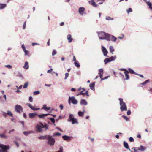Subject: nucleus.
<instances>
[{
    "label": "nucleus",
    "mask_w": 152,
    "mask_h": 152,
    "mask_svg": "<svg viewBox=\"0 0 152 152\" xmlns=\"http://www.w3.org/2000/svg\"><path fill=\"white\" fill-rule=\"evenodd\" d=\"M48 126L45 123L43 124L41 122H40L39 124H37L36 126L37 131L41 133L43 132V130L42 129L44 128L45 131H46L48 129Z\"/></svg>",
    "instance_id": "obj_1"
},
{
    "label": "nucleus",
    "mask_w": 152,
    "mask_h": 152,
    "mask_svg": "<svg viewBox=\"0 0 152 152\" xmlns=\"http://www.w3.org/2000/svg\"><path fill=\"white\" fill-rule=\"evenodd\" d=\"M120 101V110L121 111H126L127 110V107L126 103L123 102V99L120 98L119 99Z\"/></svg>",
    "instance_id": "obj_2"
},
{
    "label": "nucleus",
    "mask_w": 152,
    "mask_h": 152,
    "mask_svg": "<svg viewBox=\"0 0 152 152\" xmlns=\"http://www.w3.org/2000/svg\"><path fill=\"white\" fill-rule=\"evenodd\" d=\"M47 143L50 146H52L55 143V139L52 136L50 135H48V137L47 139Z\"/></svg>",
    "instance_id": "obj_3"
},
{
    "label": "nucleus",
    "mask_w": 152,
    "mask_h": 152,
    "mask_svg": "<svg viewBox=\"0 0 152 152\" xmlns=\"http://www.w3.org/2000/svg\"><path fill=\"white\" fill-rule=\"evenodd\" d=\"M108 34L104 32H101L98 34L99 38L102 40L105 39L106 40Z\"/></svg>",
    "instance_id": "obj_4"
},
{
    "label": "nucleus",
    "mask_w": 152,
    "mask_h": 152,
    "mask_svg": "<svg viewBox=\"0 0 152 152\" xmlns=\"http://www.w3.org/2000/svg\"><path fill=\"white\" fill-rule=\"evenodd\" d=\"M116 58V56H112L109 58H106L104 60V62L105 64H107V63L110 62L112 61L115 60Z\"/></svg>",
    "instance_id": "obj_5"
},
{
    "label": "nucleus",
    "mask_w": 152,
    "mask_h": 152,
    "mask_svg": "<svg viewBox=\"0 0 152 152\" xmlns=\"http://www.w3.org/2000/svg\"><path fill=\"white\" fill-rule=\"evenodd\" d=\"M116 39L117 38L115 37L108 34L106 40L115 42L116 41Z\"/></svg>",
    "instance_id": "obj_6"
},
{
    "label": "nucleus",
    "mask_w": 152,
    "mask_h": 152,
    "mask_svg": "<svg viewBox=\"0 0 152 152\" xmlns=\"http://www.w3.org/2000/svg\"><path fill=\"white\" fill-rule=\"evenodd\" d=\"M69 118V121L72 122L73 124L78 123L77 119L74 118L73 115H72L71 114L70 115Z\"/></svg>",
    "instance_id": "obj_7"
},
{
    "label": "nucleus",
    "mask_w": 152,
    "mask_h": 152,
    "mask_svg": "<svg viewBox=\"0 0 152 152\" xmlns=\"http://www.w3.org/2000/svg\"><path fill=\"white\" fill-rule=\"evenodd\" d=\"M0 147L2 149H0V152H6V150L9 149V147L4 145L0 144Z\"/></svg>",
    "instance_id": "obj_8"
},
{
    "label": "nucleus",
    "mask_w": 152,
    "mask_h": 152,
    "mask_svg": "<svg viewBox=\"0 0 152 152\" xmlns=\"http://www.w3.org/2000/svg\"><path fill=\"white\" fill-rule=\"evenodd\" d=\"M70 101L74 104H76L77 103V101L75 98L74 96L72 97H69V103L70 104Z\"/></svg>",
    "instance_id": "obj_9"
},
{
    "label": "nucleus",
    "mask_w": 152,
    "mask_h": 152,
    "mask_svg": "<svg viewBox=\"0 0 152 152\" xmlns=\"http://www.w3.org/2000/svg\"><path fill=\"white\" fill-rule=\"evenodd\" d=\"M15 110L17 112L20 113L21 112L23 111V109L21 106L17 104L15 105Z\"/></svg>",
    "instance_id": "obj_10"
},
{
    "label": "nucleus",
    "mask_w": 152,
    "mask_h": 152,
    "mask_svg": "<svg viewBox=\"0 0 152 152\" xmlns=\"http://www.w3.org/2000/svg\"><path fill=\"white\" fill-rule=\"evenodd\" d=\"M99 77L102 80L107 79V78L108 77H106L103 78L102 77V75L103 73V70L102 69H99Z\"/></svg>",
    "instance_id": "obj_11"
},
{
    "label": "nucleus",
    "mask_w": 152,
    "mask_h": 152,
    "mask_svg": "<svg viewBox=\"0 0 152 152\" xmlns=\"http://www.w3.org/2000/svg\"><path fill=\"white\" fill-rule=\"evenodd\" d=\"M86 90L84 88H81V87L79 88L77 91H81L80 93H79L77 95V96H78V95H84V93H83V92Z\"/></svg>",
    "instance_id": "obj_12"
},
{
    "label": "nucleus",
    "mask_w": 152,
    "mask_h": 152,
    "mask_svg": "<svg viewBox=\"0 0 152 152\" xmlns=\"http://www.w3.org/2000/svg\"><path fill=\"white\" fill-rule=\"evenodd\" d=\"M102 51L104 55L105 56H107V54L108 53V51L103 46H102Z\"/></svg>",
    "instance_id": "obj_13"
},
{
    "label": "nucleus",
    "mask_w": 152,
    "mask_h": 152,
    "mask_svg": "<svg viewBox=\"0 0 152 152\" xmlns=\"http://www.w3.org/2000/svg\"><path fill=\"white\" fill-rule=\"evenodd\" d=\"M85 9L84 8L81 7L79 9V12L81 15H83Z\"/></svg>",
    "instance_id": "obj_14"
},
{
    "label": "nucleus",
    "mask_w": 152,
    "mask_h": 152,
    "mask_svg": "<svg viewBox=\"0 0 152 152\" xmlns=\"http://www.w3.org/2000/svg\"><path fill=\"white\" fill-rule=\"evenodd\" d=\"M88 3L92 5L94 7H97V5L96 4L94 0H91L88 1Z\"/></svg>",
    "instance_id": "obj_15"
},
{
    "label": "nucleus",
    "mask_w": 152,
    "mask_h": 152,
    "mask_svg": "<svg viewBox=\"0 0 152 152\" xmlns=\"http://www.w3.org/2000/svg\"><path fill=\"white\" fill-rule=\"evenodd\" d=\"M80 103L81 105H86L87 104V102L85 100L82 99L80 100Z\"/></svg>",
    "instance_id": "obj_16"
},
{
    "label": "nucleus",
    "mask_w": 152,
    "mask_h": 152,
    "mask_svg": "<svg viewBox=\"0 0 152 152\" xmlns=\"http://www.w3.org/2000/svg\"><path fill=\"white\" fill-rule=\"evenodd\" d=\"M67 38L69 43L71 42L73 40V39L71 37V35L70 34H68L67 35Z\"/></svg>",
    "instance_id": "obj_17"
},
{
    "label": "nucleus",
    "mask_w": 152,
    "mask_h": 152,
    "mask_svg": "<svg viewBox=\"0 0 152 152\" xmlns=\"http://www.w3.org/2000/svg\"><path fill=\"white\" fill-rule=\"evenodd\" d=\"M23 67L26 69H27L29 68L28 63V62L26 61Z\"/></svg>",
    "instance_id": "obj_18"
},
{
    "label": "nucleus",
    "mask_w": 152,
    "mask_h": 152,
    "mask_svg": "<svg viewBox=\"0 0 152 152\" xmlns=\"http://www.w3.org/2000/svg\"><path fill=\"white\" fill-rule=\"evenodd\" d=\"M49 115V114H41V115H38V116L39 117L41 118H42L44 119V117L46 116H47L48 115Z\"/></svg>",
    "instance_id": "obj_19"
},
{
    "label": "nucleus",
    "mask_w": 152,
    "mask_h": 152,
    "mask_svg": "<svg viewBox=\"0 0 152 152\" xmlns=\"http://www.w3.org/2000/svg\"><path fill=\"white\" fill-rule=\"evenodd\" d=\"M37 115V114L36 113H31L29 114V116L30 118H33Z\"/></svg>",
    "instance_id": "obj_20"
},
{
    "label": "nucleus",
    "mask_w": 152,
    "mask_h": 152,
    "mask_svg": "<svg viewBox=\"0 0 152 152\" xmlns=\"http://www.w3.org/2000/svg\"><path fill=\"white\" fill-rule=\"evenodd\" d=\"M124 73L125 75L126 79L127 80L129 79L130 77L128 75V74L129 73L128 71H126V72H124Z\"/></svg>",
    "instance_id": "obj_21"
},
{
    "label": "nucleus",
    "mask_w": 152,
    "mask_h": 152,
    "mask_svg": "<svg viewBox=\"0 0 152 152\" xmlns=\"http://www.w3.org/2000/svg\"><path fill=\"white\" fill-rule=\"evenodd\" d=\"M62 138L64 140H68L71 138L70 137L66 135L63 136Z\"/></svg>",
    "instance_id": "obj_22"
},
{
    "label": "nucleus",
    "mask_w": 152,
    "mask_h": 152,
    "mask_svg": "<svg viewBox=\"0 0 152 152\" xmlns=\"http://www.w3.org/2000/svg\"><path fill=\"white\" fill-rule=\"evenodd\" d=\"M146 149V148L142 145H141L139 148H137V150L142 151H144Z\"/></svg>",
    "instance_id": "obj_23"
},
{
    "label": "nucleus",
    "mask_w": 152,
    "mask_h": 152,
    "mask_svg": "<svg viewBox=\"0 0 152 152\" xmlns=\"http://www.w3.org/2000/svg\"><path fill=\"white\" fill-rule=\"evenodd\" d=\"M124 146L127 149H128L129 150L131 151L130 149L129 148L128 145L127 143L125 141L124 142Z\"/></svg>",
    "instance_id": "obj_24"
},
{
    "label": "nucleus",
    "mask_w": 152,
    "mask_h": 152,
    "mask_svg": "<svg viewBox=\"0 0 152 152\" xmlns=\"http://www.w3.org/2000/svg\"><path fill=\"white\" fill-rule=\"evenodd\" d=\"M48 137V135H45V136H41L40 137H39L38 138L39 139H47Z\"/></svg>",
    "instance_id": "obj_25"
},
{
    "label": "nucleus",
    "mask_w": 152,
    "mask_h": 152,
    "mask_svg": "<svg viewBox=\"0 0 152 152\" xmlns=\"http://www.w3.org/2000/svg\"><path fill=\"white\" fill-rule=\"evenodd\" d=\"M95 82H93L91 83L89 85V87L90 89L91 90H93L95 86Z\"/></svg>",
    "instance_id": "obj_26"
},
{
    "label": "nucleus",
    "mask_w": 152,
    "mask_h": 152,
    "mask_svg": "<svg viewBox=\"0 0 152 152\" xmlns=\"http://www.w3.org/2000/svg\"><path fill=\"white\" fill-rule=\"evenodd\" d=\"M34 132L32 131H30L29 132H26L25 131L23 132V134H24L25 136H28V135L32 133H33Z\"/></svg>",
    "instance_id": "obj_27"
},
{
    "label": "nucleus",
    "mask_w": 152,
    "mask_h": 152,
    "mask_svg": "<svg viewBox=\"0 0 152 152\" xmlns=\"http://www.w3.org/2000/svg\"><path fill=\"white\" fill-rule=\"evenodd\" d=\"M6 4H0V9H2L6 7Z\"/></svg>",
    "instance_id": "obj_28"
},
{
    "label": "nucleus",
    "mask_w": 152,
    "mask_h": 152,
    "mask_svg": "<svg viewBox=\"0 0 152 152\" xmlns=\"http://www.w3.org/2000/svg\"><path fill=\"white\" fill-rule=\"evenodd\" d=\"M147 4L148 5L149 8H150L152 11V4L149 1H146Z\"/></svg>",
    "instance_id": "obj_29"
},
{
    "label": "nucleus",
    "mask_w": 152,
    "mask_h": 152,
    "mask_svg": "<svg viewBox=\"0 0 152 152\" xmlns=\"http://www.w3.org/2000/svg\"><path fill=\"white\" fill-rule=\"evenodd\" d=\"M110 52L112 54H113V52L114 51V50L112 46H110Z\"/></svg>",
    "instance_id": "obj_30"
},
{
    "label": "nucleus",
    "mask_w": 152,
    "mask_h": 152,
    "mask_svg": "<svg viewBox=\"0 0 152 152\" xmlns=\"http://www.w3.org/2000/svg\"><path fill=\"white\" fill-rule=\"evenodd\" d=\"M128 70L129 73L130 72V73L132 74H135L134 71L132 69L129 68V69Z\"/></svg>",
    "instance_id": "obj_31"
},
{
    "label": "nucleus",
    "mask_w": 152,
    "mask_h": 152,
    "mask_svg": "<svg viewBox=\"0 0 152 152\" xmlns=\"http://www.w3.org/2000/svg\"><path fill=\"white\" fill-rule=\"evenodd\" d=\"M0 137L1 138H4L5 139H7V137L6 136L5 134H0Z\"/></svg>",
    "instance_id": "obj_32"
},
{
    "label": "nucleus",
    "mask_w": 152,
    "mask_h": 152,
    "mask_svg": "<svg viewBox=\"0 0 152 152\" xmlns=\"http://www.w3.org/2000/svg\"><path fill=\"white\" fill-rule=\"evenodd\" d=\"M43 108L45 110H50V107H47V105L46 104H44L43 106Z\"/></svg>",
    "instance_id": "obj_33"
},
{
    "label": "nucleus",
    "mask_w": 152,
    "mask_h": 152,
    "mask_svg": "<svg viewBox=\"0 0 152 152\" xmlns=\"http://www.w3.org/2000/svg\"><path fill=\"white\" fill-rule=\"evenodd\" d=\"M7 113V115H9L11 117L13 116L12 113L11 111H8Z\"/></svg>",
    "instance_id": "obj_34"
},
{
    "label": "nucleus",
    "mask_w": 152,
    "mask_h": 152,
    "mask_svg": "<svg viewBox=\"0 0 152 152\" xmlns=\"http://www.w3.org/2000/svg\"><path fill=\"white\" fill-rule=\"evenodd\" d=\"M75 65L77 67L79 68L80 67V65L79 64L77 61H76L74 63Z\"/></svg>",
    "instance_id": "obj_35"
},
{
    "label": "nucleus",
    "mask_w": 152,
    "mask_h": 152,
    "mask_svg": "<svg viewBox=\"0 0 152 152\" xmlns=\"http://www.w3.org/2000/svg\"><path fill=\"white\" fill-rule=\"evenodd\" d=\"M28 85V82H26L25 83L24 85L23 86V88H26L27 87Z\"/></svg>",
    "instance_id": "obj_36"
},
{
    "label": "nucleus",
    "mask_w": 152,
    "mask_h": 152,
    "mask_svg": "<svg viewBox=\"0 0 152 152\" xmlns=\"http://www.w3.org/2000/svg\"><path fill=\"white\" fill-rule=\"evenodd\" d=\"M122 117L126 121H129V118L127 116L123 115L122 116Z\"/></svg>",
    "instance_id": "obj_37"
},
{
    "label": "nucleus",
    "mask_w": 152,
    "mask_h": 152,
    "mask_svg": "<svg viewBox=\"0 0 152 152\" xmlns=\"http://www.w3.org/2000/svg\"><path fill=\"white\" fill-rule=\"evenodd\" d=\"M84 113V112H82L81 111H79L78 112V115L80 116H83Z\"/></svg>",
    "instance_id": "obj_38"
},
{
    "label": "nucleus",
    "mask_w": 152,
    "mask_h": 152,
    "mask_svg": "<svg viewBox=\"0 0 152 152\" xmlns=\"http://www.w3.org/2000/svg\"><path fill=\"white\" fill-rule=\"evenodd\" d=\"M149 81V80H147L145 82H143L142 83V84L143 85H145L146 84L148 83Z\"/></svg>",
    "instance_id": "obj_39"
},
{
    "label": "nucleus",
    "mask_w": 152,
    "mask_h": 152,
    "mask_svg": "<svg viewBox=\"0 0 152 152\" xmlns=\"http://www.w3.org/2000/svg\"><path fill=\"white\" fill-rule=\"evenodd\" d=\"M31 109L34 111H35L39 110L40 109V108H35L34 107L32 106V108H31Z\"/></svg>",
    "instance_id": "obj_40"
},
{
    "label": "nucleus",
    "mask_w": 152,
    "mask_h": 152,
    "mask_svg": "<svg viewBox=\"0 0 152 152\" xmlns=\"http://www.w3.org/2000/svg\"><path fill=\"white\" fill-rule=\"evenodd\" d=\"M57 53V52L55 50H54L52 53V55L54 56Z\"/></svg>",
    "instance_id": "obj_41"
},
{
    "label": "nucleus",
    "mask_w": 152,
    "mask_h": 152,
    "mask_svg": "<svg viewBox=\"0 0 152 152\" xmlns=\"http://www.w3.org/2000/svg\"><path fill=\"white\" fill-rule=\"evenodd\" d=\"M25 53V55H27L29 56V52L28 51L26 50L23 51Z\"/></svg>",
    "instance_id": "obj_42"
},
{
    "label": "nucleus",
    "mask_w": 152,
    "mask_h": 152,
    "mask_svg": "<svg viewBox=\"0 0 152 152\" xmlns=\"http://www.w3.org/2000/svg\"><path fill=\"white\" fill-rule=\"evenodd\" d=\"M103 0H97V2H98L99 4H101L103 2Z\"/></svg>",
    "instance_id": "obj_43"
},
{
    "label": "nucleus",
    "mask_w": 152,
    "mask_h": 152,
    "mask_svg": "<svg viewBox=\"0 0 152 152\" xmlns=\"http://www.w3.org/2000/svg\"><path fill=\"white\" fill-rule=\"evenodd\" d=\"M132 9L131 8H129L127 10V12L128 13H129V12H132Z\"/></svg>",
    "instance_id": "obj_44"
},
{
    "label": "nucleus",
    "mask_w": 152,
    "mask_h": 152,
    "mask_svg": "<svg viewBox=\"0 0 152 152\" xmlns=\"http://www.w3.org/2000/svg\"><path fill=\"white\" fill-rule=\"evenodd\" d=\"M106 19L107 20H113V18L110 17L109 16H108L106 17Z\"/></svg>",
    "instance_id": "obj_45"
},
{
    "label": "nucleus",
    "mask_w": 152,
    "mask_h": 152,
    "mask_svg": "<svg viewBox=\"0 0 152 152\" xmlns=\"http://www.w3.org/2000/svg\"><path fill=\"white\" fill-rule=\"evenodd\" d=\"M137 147H133L132 148V149H133L134 151V152H137Z\"/></svg>",
    "instance_id": "obj_46"
},
{
    "label": "nucleus",
    "mask_w": 152,
    "mask_h": 152,
    "mask_svg": "<svg viewBox=\"0 0 152 152\" xmlns=\"http://www.w3.org/2000/svg\"><path fill=\"white\" fill-rule=\"evenodd\" d=\"M39 93H40V92H39V91H34V95H37V94H39Z\"/></svg>",
    "instance_id": "obj_47"
},
{
    "label": "nucleus",
    "mask_w": 152,
    "mask_h": 152,
    "mask_svg": "<svg viewBox=\"0 0 152 152\" xmlns=\"http://www.w3.org/2000/svg\"><path fill=\"white\" fill-rule=\"evenodd\" d=\"M129 141L130 142H134V139L132 137H129Z\"/></svg>",
    "instance_id": "obj_48"
},
{
    "label": "nucleus",
    "mask_w": 152,
    "mask_h": 152,
    "mask_svg": "<svg viewBox=\"0 0 152 152\" xmlns=\"http://www.w3.org/2000/svg\"><path fill=\"white\" fill-rule=\"evenodd\" d=\"M69 75V74L68 73H66L65 74V77L64 78L65 79H66L68 77Z\"/></svg>",
    "instance_id": "obj_49"
},
{
    "label": "nucleus",
    "mask_w": 152,
    "mask_h": 152,
    "mask_svg": "<svg viewBox=\"0 0 152 152\" xmlns=\"http://www.w3.org/2000/svg\"><path fill=\"white\" fill-rule=\"evenodd\" d=\"M5 67L8 68L9 69H11L12 68V66L10 65H5Z\"/></svg>",
    "instance_id": "obj_50"
},
{
    "label": "nucleus",
    "mask_w": 152,
    "mask_h": 152,
    "mask_svg": "<svg viewBox=\"0 0 152 152\" xmlns=\"http://www.w3.org/2000/svg\"><path fill=\"white\" fill-rule=\"evenodd\" d=\"M50 121L53 123H54L55 122V119L53 118H50Z\"/></svg>",
    "instance_id": "obj_51"
},
{
    "label": "nucleus",
    "mask_w": 152,
    "mask_h": 152,
    "mask_svg": "<svg viewBox=\"0 0 152 152\" xmlns=\"http://www.w3.org/2000/svg\"><path fill=\"white\" fill-rule=\"evenodd\" d=\"M54 135L56 136H60L61 135V134L60 133H56L54 134Z\"/></svg>",
    "instance_id": "obj_52"
},
{
    "label": "nucleus",
    "mask_w": 152,
    "mask_h": 152,
    "mask_svg": "<svg viewBox=\"0 0 152 152\" xmlns=\"http://www.w3.org/2000/svg\"><path fill=\"white\" fill-rule=\"evenodd\" d=\"M26 105L28 106L31 109V108L32 107V106L31 105V104L29 103H27L26 104Z\"/></svg>",
    "instance_id": "obj_53"
},
{
    "label": "nucleus",
    "mask_w": 152,
    "mask_h": 152,
    "mask_svg": "<svg viewBox=\"0 0 152 152\" xmlns=\"http://www.w3.org/2000/svg\"><path fill=\"white\" fill-rule=\"evenodd\" d=\"M29 101L31 102H32L33 101V98L31 96H30L29 98Z\"/></svg>",
    "instance_id": "obj_54"
},
{
    "label": "nucleus",
    "mask_w": 152,
    "mask_h": 152,
    "mask_svg": "<svg viewBox=\"0 0 152 152\" xmlns=\"http://www.w3.org/2000/svg\"><path fill=\"white\" fill-rule=\"evenodd\" d=\"M14 142L15 143V144L16 146H17V147H19V144L18 143V142H16V141H14Z\"/></svg>",
    "instance_id": "obj_55"
},
{
    "label": "nucleus",
    "mask_w": 152,
    "mask_h": 152,
    "mask_svg": "<svg viewBox=\"0 0 152 152\" xmlns=\"http://www.w3.org/2000/svg\"><path fill=\"white\" fill-rule=\"evenodd\" d=\"M2 114H3V115L4 116L6 117L7 116V113H5V112H2Z\"/></svg>",
    "instance_id": "obj_56"
},
{
    "label": "nucleus",
    "mask_w": 152,
    "mask_h": 152,
    "mask_svg": "<svg viewBox=\"0 0 152 152\" xmlns=\"http://www.w3.org/2000/svg\"><path fill=\"white\" fill-rule=\"evenodd\" d=\"M52 70L53 69H50L48 70L47 72L48 73H51L52 72Z\"/></svg>",
    "instance_id": "obj_57"
},
{
    "label": "nucleus",
    "mask_w": 152,
    "mask_h": 152,
    "mask_svg": "<svg viewBox=\"0 0 152 152\" xmlns=\"http://www.w3.org/2000/svg\"><path fill=\"white\" fill-rule=\"evenodd\" d=\"M131 114V112L130 110H128L127 112V114L128 115H130Z\"/></svg>",
    "instance_id": "obj_58"
},
{
    "label": "nucleus",
    "mask_w": 152,
    "mask_h": 152,
    "mask_svg": "<svg viewBox=\"0 0 152 152\" xmlns=\"http://www.w3.org/2000/svg\"><path fill=\"white\" fill-rule=\"evenodd\" d=\"M26 21H25L24 23L23 26V28L24 29H25L26 28Z\"/></svg>",
    "instance_id": "obj_59"
},
{
    "label": "nucleus",
    "mask_w": 152,
    "mask_h": 152,
    "mask_svg": "<svg viewBox=\"0 0 152 152\" xmlns=\"http://www.w3.org/2000/svg\"><path fill=\"white\" fill-rule=\"evenodd\" d=\"M124 37V36L123 34H122L121 37H118V38L120 39H122Z\"/></svg>",
    "instance_id": "obj_60"
},
{
    "label": "nucleus",
    "mask_w": 152,
    "mask_h": 152,
    "mask_svg": "<svg viewBox=\"0 0 152 152\" xmlns=\"http://www.w3.org/2000/svg\"><path fill=\"white\" fill-rule=\"evenodd\" d=\"M84 95H86L88 96L89 95L88 93V91H86L85 93H84Z\"/></svg>",
    "instance_id": "obj_61"
},
{
    "label": "nucleus",
    "mask_w": 152,
    "mask_h": 152,
    "mask_svg": "<svg viewBox=\"0 0 152 152\" xmlns=\"http://www.w3.org/2000/svg\"><path fill=\"white\" fill-rule=\"evenodd\" d=\"M22 48L23 51L26 50L25 48L24 45L23 44L22 45Z\"/></svg>",
    "instance_id": "obj_62"
},
{
    "label": "nucleus",
    "mask_w": 152,
    "mask_h": 152,
    "mask_svg": "<svg viewBox=\"0 0 152 152\" xmlns=\"http://www.w3.org/2000/svg\"><path fill=\"white\" fill-rule=\"evenodd\" d=\"M120 70L122 71H124V72H126V71H128V70L124 68L121 69H120Z\"/></svg>",
    "instance_id": "obj_63"
},
{
    "label": "nucleus",
    "mask_w": 152,
    "mask_h": 152,
    "mask_svg": "<svg viewBox=\"0 0 152 152\" xmlns=\"http://www.w3.org/2000/svg\"><path fill=\"white\" fill-rule=\"evenodd\" d=\"M73 61H75V62L77 61V60H76V59L75 57L74 56H73Z\"/></svg>",
    "instance_id": "obj_64"
}]
</instances>
